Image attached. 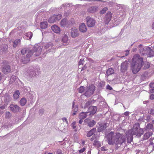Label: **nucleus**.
Returning <instances> with one entry per match:
<instances>
[{
	"mask_svg": "<svg viewBox=\"0 0 154 154\" xmlns=\"http://www.w3.org/2000/svg\"><path fill=\"white\" fill-rule=\"evenodd\" d=\"M144 62L143 58L138 54L134 55L132 59L131 68L133 73H137L142 67Z\"/></svg>",
	"mask_w": 154,
	"mask_h": 154,
	"instance_id": "f257e3e1",
	"label": "nucleus"
},
{
	"mask_svg": "<svg viewBox=\"0 0 154 154\" xmlns=\"http://www.w3.org/2000/svg\"><path fill=\"white\" fill-rule=\"evenodd\" d=\"M41 48L38 49L36 48H34L32 50L29 51L26 55V57L22 60V62L24 63H26L29 62L30 60V57L32 55L34 56H38L40 55L41 52Z\"/></svg>",
	"mask_w": 154,
	"mask_h": 154,
	"instance_id": "f03ea898",
	"label": "nucleus"
},
{
	"mask_svg": "<svg viewBox=\"0 0 154 154\" xmlns=\"http://www.w3.org/2000/svg\"><path fill=\"white\" fill-rule=\"evenodd\" d=\"M115 140H116V145L122 144L123 143L125 142V136L118 133L116 134L115 135Z\"/></svg>",
	"mask_w": 154,
	"mask_h": 154,
	"instance_id": "7ed1b4c3",
	"label": "nucleus"
},
{
	"mask_svg": "<svg viewBox=\"0 0 154 154\" xmlns=\"http://www.w3.org/2000/svg\"><path fill=\"white\" fill-rule=\"evenodd\" d=\"M85 90V95L87 97H89L93 94L95 90V86L94 85L91 84L89 86H87Z\"/></svg>",
	"mask_w": 154,
	"mask_h": 154,
	"instance_id": "20e7f679",
	"label": "nucleus"
},
{
	"mask_svg": "<svg viewBox=\"0 0 154 154\" xmlns=\"http://www.w3.org/2000/svg\"><path fill=\"white\" fill-rule=\"evenodd\" d=\"M90 140L91 141L94 140L93 143V145L94 147L99 148L101 146V143L99 141L97 136L95 135H94L91 138H90Z\"/></svg>",
	"mask_w": 154,
	"mask_h": 154,
	"instance_id": "39448f33",
	"label": "nucleus"
},
{
	"mask_svg": "<svg viewBox=\"0 0 154 154\" xmlns=\"http://www.w3.org/2000/svg\"><path fill=\"white\" fill-rule=\"evenodd\" d=\"M108 143L109 145H113L116 144V140H115V135L114 136V133L111 131L109 134L108 137Z\"/></svg>",
	"mask_w": 154,
	"mask_h": 154,
	"instance_id": "423d86ee",
	"label": "nucleus"
},
{
	"mask_svg": "<svg viewBox=\"0 0 154 154\" xmlns=\"http://www.w3.org/2000/svg\"><path fill=\"white\" fill-rule=\"evenodd\" d=\"M87 24L88 26L92 27L94 26L95 24L96 21L94 19L89 17L86 18Z\"/></svg>",
	"mask_w": 154,
	"mask_h": 154,
	"instance_id": "0eeeda50",
	"label": "nucleus"
},
{
	"mask_svg": "<svg viewBox=\"0 0 154 154\" xmlns=\"http://www.w3.org/2000/svg\"><path fill=\"white\" fill-rule=\"evenodd\" d=\"M112 14L110 12L108 11L105 16L104 22L105 24H108L112 18Z\"/></svg>",
	"mask_w": 154,
	"mask_h": 154,
	"instance_id": "6e6552de",
	"label": "nucleus"
},
{
	"mask_svg": "<svg viewBox=\"0 0 154 154\" xmlns=\"http://www.w3.org/2000/svg\"><path fill=\"white\" fill-rule=\"evenodd\" d=\"M139 127L140 125L138 123H136L133 125L132 132L134 135H138V133H136L137 132H138Z\"/></svg>",
	"mask_w": 154,
	"mask_h": 154,
	"instance_id": "1a4fd4ad",
	"label": "nucleus"
},
{
	"mask_svg": "<svg viewBox=\"0 0 154 154\" xmlns=\"http://www.w3.org/2000/svg\"><path fill=\"white\" fill-rule=\"evenodd\" d=\"M97 107L96 106H91L89 108V112H90L89 115L91 116L95 114L97 111Z\"/></svg>",
	"mask_w": 154,
	"mask_h": 154,
	"instance_id": "9d476101",
	"label": "nucleus"
},
{
	"mask_svg": "<svg viewBox=\"0 0 154 154\" xmlns=\"http://www.w3.org/2000/svg\"><path fill=\"white\" fill-rule=\"evenodd\" d=\"M98 9V7L97 6H91L88 8V11L90 13H94L97 12Z\"/></svg>",
	"mask_w": 154,
	"mask_h": 154,
	"instance_id": "9b49d317",
	"label": "nucleus"
},
{
	"mask_svg": "<svg viewBox=\"0 0 154 154\" xmlns=\"http://www.w3.org/2000/svg\"><path fill=\"white\" fill-rule=\"evenodd\" d=\"M10 109L14 112H16L19 111L20 107L16 105L11 104L10 106Z\"/></svg>",
	"mask_w": 154,
	"mask_h": 154,
	"instance_id": "f8f14e48",
	"label": "nucleus"
},
{
	"mask_svg": "<svg viewBox=\"0 0 154 154\" xmlns=\"http://www.w3.org/2000/svg\"><path fill=\"white\" fill-rule=\"evenodd\" d=\"M51 29L52 31L55 33H59L60 32V27L56 25L52 26Z\"/></svg>",
	"mask_w": 154,
	"mask_h": 154,
	"instance_id": "ddd939ff",
	"label": "nucleus"
},
{
	"mask_svg": "<svg viewBox=\"0 0 154 154\" xmlns=\"http://www.w3.org/2000/svg\"><path fill=\"white\" fill-rule=\"evenodd\" d=\"M84 122L87 123L88 126L90 127H93L95 123V122L94 120L90 121L88 118L85 119L84 120Z\"/></svg>",
	"mask_w": 154,
	"mask_h": 154,
	"instance_id": "4468645a",
	"label": "nucleus"
},
{
	"mask_svg": "<svg viewBox=\"0 0 154 154\" xmlns=\"http://www.w3.org/2000/svg\"><path fill=\"white\" fill-rule=\"evenodd\" d=\"M128 66V63L127 60L122 63L121 65V69L123 72H125L127 69Z\"/></svg>",
	"mask_w": 154,
	"mask_h": 154,
	"instance_id": "2eb2a0df",
	"label": "nucleus"
},
{
	"mask_svg": "<svg viewBox=\"0 0 154 154\" xmlns=\"http://www.w3.org/2000/svg\"><path fill=\"white\" fill-rule=\"evenodd\" d=\"M146 54L149 57H153L154 56V51L150 47H147V48Z\"/></svg>",
	"mask_w": 154,
	"mask_h": 154,
	"instance_id": "dca6fc26",
	"label": "nucleus"
},
{
	"mask_svg": "<svg viewBox=\"0 0 154 154\" xmlns=\"http://www.w3.org/2000/svg\"><path fill=\"white\" fill-rule=\"evenodd\" d=\"M79 35L78 31L77 29H72L71 32V35L73 38H75Z\"/></svg>",
	"mask_w": 154,
	"mask_h": 154,
	"instance_id": "f3484780",
	"label": "nucleus"
},
{
	"mask_svg": "<svg viewBox=\"0 0 154 154\" xmlns=\"http://www.w3.org/2000/svg\"><path fill=\"white\" fill-rule=\"evenodd\" d=\"M11 71L10 66L6 65L3 67L2 71L4 74H7L9 73Z\"/></svg>",
	"mask_w": 154,
	"mask_h": 154,
	"instance_id": "a211bd4d",
	"label": "nucleus"
},
{
	"mask_svg": "<svg viewBox=\"0 0 154 154\" xmlns=\"http://www.w3.org/2000/svg\"><path fill=\"white\" fill-rule=\"evenodd\" d=\"M79 31L82 32H86L87 29L85 23H83L81 24L79 26Z\"/></svg>",
	"mask_w": 154,
	"mask_h": 154,
	"instance_id": "6ab92c4d",
	"label": "nucleus"
},
{
	"mask_svg": "<svg viewBox=\"0 0 154 154\" xmlns=\"http://www.w3.org/2000/svg\"><path fill=\"white\" fill-rule=\"evenodd\" d=\"M96 129L93 128L90 130L88 132L87 134V136L88 137H90L96 133Z\"/></svg>",
	"mask_w": 154,
	"mask_h": 154,
	"instance_id": "aec40b11",
	"label": "nucleus"
},
{
	"mask_svg": "<svg viewBox=\"0 0 154 154\" xmlns=\"http://www.w3.org/2000/svg\"><path fill=\"white\" fill-rule=\"evenodd\" d=\"M88 113V112H82L79 115V119H84L86 118L87 116V114Z\"/></svg>",
	"mask_w": 154,
	"mask_h": 154,
	"instance_id": "412c9836",
	"label": "nucleus"
},
{
	"mask_svg": "<svg viewBox=\"0 0 154 154\" xmlns=\"http://www.w3.org/2000/svg\"><path fill=\"white\" fill-rule=\"evenodd\" d=\"M114 73V70L111 68L108 69L106 72V73L107 76L113 74Z\"/></svg>",
	"mask_w": 154,
	"mask_h": 154,
	"instance_id": "4be33fe9",
	"label": "nucleus"
},
{
	"mask_svg": "<svg viewBox=\"0 0 154 154\" xmlns=\"http://www.w3.org/2000/svg\"><path fill=\"white\" fill-rule=\"evenodd\" d=\"M55 19V15H53L49 19V23H52L56 21V19Z\"/></svg>",
	"mask_w": 154,
	"mask_h": 154,
	"instance_id": "5701e85b",
	"label": "nucleus"
},
{
	"mask_svg": "<svg viewBox=\"0 0 154 154\" xmlns=\"http://www.w3.org/2000/svg\"><path fill=\"white\" fill-rule=\"evenodd\" d=\"M21 40L20 39H17L14 40L13 42V46L14 47L16 48L19 44H20Z\"/></svg>",
	"mask_w": 154,
	"mask_h": 154,
	"instance_id": "b1692460",
	"label": "nucleus"
},
{
	"mask_svg": "<svg viewBox=\"0 0 154 154\" xmlns=\"http://www.w3.org/2000/svg\"><path fill=\"white\" fill-rule=\"evenodd\" d=\"M48 26V23L47 22H42L40 23V27L43 29L46 28Z\"/></svg>",
	"mask_w": 154,
	"mask_h": 154,
	"instance_id": "393cba45",
	"label": "nucleus"
},
{
	"mask_svg": "<svg viewBox=\"0 0 154 154\" xmlns=\"http://www.w3.org/2000/svg\"><path fill=\"white\" fill-rule=\"evenodd\" d=\"M20 95V92L19 91L16 90L15 91L13 94L14 98V99H17L19 98Z\"/></svg>",
	"mask_w": 154,
	"mask_h": 154,
	"instance_id": "a878e982",
	"label": "nucleus"
},
{
	"mask_svg": "<svg viewBox=\"0 0 154 154\" xmlns=\"http://www.w3.org/2000/svg\"><path fill=\"white\" fill-rule=\"evenodd\" d=\"M152 132H146L144 135V138L145 139H147L152 135Z\"/></svg>",
	"mask_w": 154,
	"mask_h": 154,
	"instance_id": "bb28decb",
	"label": "nucleus"
},
{
	"mask_svg": "<svg viewBox=\"0 0 154 154\" xmlns=\"http://www.w3.org/2000/svg\"><path fill=\"white\" fill-rule=\"evenodd\" d=\"M153 125L150 123L148 124L146 128V131H149L152 129L153 127Z\"/></svg>",
	"mask_w": 154,
	"mask_h": 154,
	"instance_id": "cd10ccee",
	"label": "nucleus"
},
{
	"mask_svg": "<svg viewBox=\"0 0 154 154\" xmlns=\"http://www.w3.org/2000/svg\"><path fill=\"white\" fill-rule=\"evenodd\" d=\"M20 102L22 106H24L26 103V100L25 98H23L20 100Z\"/></svg>",
	"mask_w": 154,
	"mask_h": 154,
	"instance_id": "c85d7f7f",
	"label": "nucleus"
},
{
	"mask_svg": "<svg viewBox=\"0 0 154 154\" xmlns=\"http://www.w3.org/2000/svg\"><path fill=\"white\" fill-rule=\"evenodd\" d=\"M67 23V20L66 19H62L60 22V25L62 26H65Z\"/></svg>",
	"mask_w": 154,
	"mask_h": 154,
	"instance_id": "c756f323",
	"label": "nucleus"
},
{
	"mask_svg": "<svg viewBox=\"0 0 154 154\" xmlns=\"http://www.w3.org/2000/svg\"><path fill=\"white\" fill-rule=\"evenodd\" d=\"M74 105H75V102H73L72 103V107H73L72 108L74 109H73V110L75 112H74V113H73L72 115L73 116H74V115H75L76 114V112L78 111V108H77V107H75L74 108Z\"/></svg>",
	"mask_w": 154,
	"mask_h": 154,
	"instance_id": "7c9ffc66",
	"label": "nucleus"
},
{
	"mask_svg": "<svg viewBox=\"0 0 154 154\" xmlns=\"http://www.w3.org/2000/svg\"><path fill=\"white\" fill-rule=\"evenodd\" d=\"M68 40V37L66 35H64L62 38V41L63 43H66Z\"/></svg>",
	"mask_w": 154,
	"mask_h": 154,
	"instance_id": "2f4dec72",
	"label": "nucleus"
},
{
	"mask_svg": "<svg viewBox=\"0 0 154 154\" xmlns=\"http://www.w3.org/2000/svg\"><path fill=\"white\" fill-rule=\"evenodd\" d=\"M108 8L106 7H105L103 8L100 12V14H103L105 13L106 11L108 10Z\"/></svg>",
	"mask_w": 154,
	"mask_h": 154,
	"instance_id": "473e14b6",
	"label": "nucleus"
},
{
	"mask_svg": "<svg viewBox=\"0 0 154 154\" xmlns=\"http://www.w3.org/2000/svg\"><path fill=\"white\" fill-rule=\"evenodd\" d=\"M32 32H29L26 33V36L29 38V39H30L32 37Z\"/></svg>",
	"mask_w": 154,
	"mask_h": 154,
	"instance_id": "72a5a7b5",
	"label": "nucleus"
},
{
	"mask_svg": "<svg viewBox=\"0 0 154 154\" xmlns=\"http://www.w3.org/2000/svg\"><path fill=\"white\" fill-rule=\"evenodd\" d=\"M133 140V137L132 135L131 134L130 136L127 137V142L128 143H131Z\"/></svg>",
	"mask_w": 154,
	"mask_h": 154,
	"instance_id": "f704fd0d",
	"label": "nucleus"
},
{
	"mask_svg": "<svg viewBox=\"0 0 154 154\" xmlns=\"http://www.w3.org/2000/svg\"><path fill=\"white\" fill-rule=\"evenodd\" d=\"M85 90L84 87L83 86H81L79 89L78 91L79 92L82 93Z\"/></svg>",
	"mask_w": 154,
	"mask_h": 154,
	"instance_id": "c9c22d12",
	"label": "nucleus"
},
{
	"mask_svg": "<svg viewBox=\"0 0 154 154\" xmlns=\"http://www.w3.org/2000/svg\"><path fill=\"white\" fill-rule=\"evenodd\" d=\"M55 17L56 20H59L61 19L62 18V15L60 14H59L57 15H55Z\"/></svg>",
	"mask_w": 154,
	"mask_h": 154,
	"instance_id": "e433bc0d",
	"label": "nucleus"
},
{
	"mask_svg": "<svg viewBox=\"0 0 154 154\" xmlns=\"http://www.w3.org/2000/svg\"><path fill=\"white\" fill-rule=\"evenodd\" d=\"M138 130V132H137L136 133H138V135H141L143 133V129L141 128L140 127H139Z\"/></svg>",
	"mask_w": 154,
	"mask_h": 154,
	"instance_id": "4c0bfd02",
	"label": "nucleus"
},
{
	"mask_svg": "<svg viewBox=\"0 0 154 154\" xmlns=\"http://www.w3.org/2000/svg\"><path fill=\"white\" fill-rule=\"evenodd\" d=\"M150 67V64L149 63H145L144 68L145 69H146L149 68Z\"/></svg>",
	"mask_w": 154,
	"mask_h": 154,
	"instance_id": "58836bf2",
	"label": "nucleus"
},
{
	"mask_svg": "<svg viewBox=\"0 0 154 154\" xmlns=\"http://www.w3.org/2000/svg\"><path fill=\"white\" fill-rule=\"evenodd\" d=\"M27 51V50L26 48H24L21 50V53L23 55L26 53Z\"/></svg>",
	"mask_w": 154,
	"mask_h": 154,
	"instance_id": "ea45409f",
	"label": "nucleus"
},
{
	"mask_svg": "<svg viewBox=\"0 0 154 154\" xmlns=\"http://www.w3.org/2000/svg\"><path fill=\"white\" fill-rule=\"evenodd\" d=\"M84 62V60H83L80 59L79 63V66L81 64H82Z\"/></svg>",
	"mask_w": 154,
	"mask_h": 154,
	"instance_id": "a19ab883",
	"label": "nucleus"
},
{
	"mask_svg": "<svg viewBox=\"0 0 154 154\" xmlns=\"http://www.w3.org/2000/svg\"><path fill=\"white\" fill-rule=\"evenodd\" d=\"M76 123L75 122H73L71 124V126L73 128V129H75L76 128L75 126Z\"/></svg>",
	"mask_w": 154,
	"mask_h": 154,
	"instance_id": "79ce46f5",
	"label": "nucleus"
},
{
	"mask_svg": "<svg viewBox=\"0 0 154 154\" xmlns=\"http://www.w3.org/2000/svg\"><path fill=\"white\" fill-rule=\"evenodd\" d=\"M85 148L84 147L82 149L79 150V152L80 153H82L85 150Z\"/></svg>",
	"mask_w": 154,
	"mask_h": 154,
	"instance_id": "37998d69",
	"label": "nucleus"
},
{
	"mask_svg": "<svg viewBox=\"0 0 154 154\" xmlns=\"http://www.w3.org/2000/svg\"><path fill=\"white\" fill-rule=\"evenodd\" d=\"M106 88L108 89L109 90H112V88L109 85H106Z\"/></svg>",
	"mask_w": 154,
	"mask_h": 154,
	"instance_id": "c03bdc74",
	"label": "nucleus"
},
{
	"mask_svg": "<svg viewBox=\"0 0 154 154\" xmlns=\"http://www.w3.org/2000/svg\"><path fill=\"white\" fill-rule=\"evenodd\" d=\"M149 86L152 88H154V82L150 83Z\"/></svg>",
	"mask_w": 154,
	"mask_h": 154,
	"instance_id": "a18cd8bd",
	"label": "nucleus"
},
{
	"mask_svg": "<svg viewBox=\"0 0 154 154\" xmlns=\"http://www.w3.org/2000/svg\"><path fill=\"white\" fill-rule=\"evenodd\" d=\"M149 98L151 100H153L154 99V94H151L150 95Z\"/></svg>",
	"mask_w": 154,
	"mask_h": 154,
	"instance_id": "49530a36",
	"label": "nucleus"
},
{
	"mask_svg": "<svg viewBox=\"0 0 154 154\" xmlns=\"http://www.w3.org/2000/svg\"><path fill=\"white\" fill-rule=\"evenodd\" d=\"M62 119L63 122H66L67 124H68V121L66 118H63Z\"/></svg>",
	"mask_w": 154,
	"mask_h": 154,
	"instance_id": "de8ad7c7",
	"label": "nucleus"
},
{
	"mask_svg": "<svg viewBox=\"0 0 154 154\" xmlns=\"http://www.w3.org/2000/svg\"><path fill=\"white\" fill-rule=\"evenodd\" d=\"M56 154H62V153L61 150H58L56 152Z\"/></svg>",
	"mask_w": 154,
	"mask_h": 154,
	"instance_id": "09e8293b",
	"label": "nucleus"
},
{
	"mask_svg": "<svg viewBox=\"0 0 154 154\" xmlns=\"http://www.w3.org/2000/svg\"><path fill=\"white\" fill-rule=\"evenodd\" d=\"M87 68V67L85 65L84 67H83L81 70V71H82L83 70H85Z\"/></svg>",
	"mask_w": 154,
	"mask_h": 154,
	"instance_id": "8fccbe9b",
	"label": "nucleus"
},
{
	"mask_svg": "<svg viewBox=\"0 0 154 154\" xmlns=\"http://www.w3.org/2000/svg\"><path fill=\"white\" fill-rule=\"evenodd\" d=\"M126 52V53L125 54V56H127V55H128L129 54V51H125Z\"/></svg>",
	"mask_w": 154,
	"mask_h": 154,
	"instance_id": "3c124183",
	"label": "nucleus"
},
{
	"mask_svg": "<svg viewBox=\"0 0 154 154\" xmlns=\"http://www.w3.org/2000/svg\"><path fill=\"white\" fill-rule=\"evenodd\" d=\"M124 115L126 116H128L129 115V112H126L124 113Z\"/></svg>",
	"mask_w": 154,
	"mask_h": 154,
	"instance_id": "603ef678",
	"label": "nucleus"
},
{
	"mask_svg": "<svg viewBox=\"0 0 154 154\" xmlns=\"http://www.w3.org/2000/svg\"><path fill=\"white\" fill-rule=\"evenodd\" d=\"M80 120H79V124H82L83 122V119H80Z\"/></svg>",
	"mask_w": 154,
	"mask_h": 154,
	"instance_id": "864d4df0",
	"label": "nucleus"
},
{
	"mask_svg": "<svg viewBox=\"0 0 154 154\" xmlns=\"http://www.w3.org/2000/svg\"><path fill=\"white\" fill-rule=\"evenodd\" d=\"M150 91L151 93H154V89L151 90Z\"/></svg>",
	"mask_w": 154,
	"mask_h": 154,
	"instance_id": "5fc2aeb1",
	"label": "nucleus"
},
{
	"mask_svg": "<svg viewBox=\"0 0 154 154\" xmlns=\"http://www.w3.org/2000/svg\"><path fill=\"white\" fill-rule=\"evenodd\" d=\"M151 113L152 114H154V109H152L150 111Z\"/></svg>",
	"mask_w": 154,
	"mask_h": 154,
	"instance_id": "6e6d98bb",
	"label": "nucleus"
},
{
	"mask_svg": "<svg viewBox=\"0 0 154 154\" xmlns=\"http://www.w3.org/2000/svg\"><path fill=\"white\" fill-rule=\"evenodd\" d=\"M2 78V75L1 74V73H0V81L1 80Z\"/></svg>",
	"mask_w": 154,
	"mask_h": 154,
	"instance_id": "4d7b16f0",
	"label": "nucleus"
},
{
	"mask_svg": "<svg viewBox=\"0 0 154 154\" xmlns=\"http://www.w3.org/2000/svg\"><path fill=\"white\" fill-rule=\"evenodd\" d=\"M152 28L153 29H154V21L153 23V24L152 25Z\"/></svg>",
	"mask_w": 154,
	"mask_h": 154,
	"instance_id": "13d9d810",
	"label": "nucleus"
},
{
	"mask_svg": "<svg viewBox=\"0 0 154 154\" xmlns=\"http://www.w3.org/2000/svg\"><path fill=\"white\" fill-rule=\"evenodd\" d=\"M0 108L2 109H4L5 108V107L4 106H2L0 107Z\"/></svg>",
	"mask_w": 154,
	"mask_h": 154,
	"instance_id": "bf43d9fd",
	"label": "nucleus"
},
{
	"mask_svg": "<svg viewBox=\"0 0 154 154\" xmlns=\"http://www.w3.org/2000/svg\"><path fill=\"white\" fill-rule=\"evenodd\" d=\"M147 102H148V101H143V103L144 104L145 103H147Z\"/></svg>",
	"mask_w": 154,
	"mask_h": 154,
	"instance_id": "052dcab7",
	"label": "nucleus"
},
{
	"mask_svg": "<svg viewBox=\"0 0 154 154\" xmlns=\"http://www.w3.org/2000/svg\"><path fill=\"white\" fill-rule=\"evenodd\" d=\"M85 141H82V144H83V145L85 143Z\"/></svg>",
	"mask_w": 154,
	"mask_h": 154,
	"instance_id": "680f3d73",
	"label": "nucleus"
},
{
	"mask_svg": "<svg viewBox=\"0 0 154 154\" xmlns=\"http://www.w3.org/2000/svg\"><path fill=\"white\" fill-rule=\"evenodd\" d=\"M103 147H102L101 148V149H101V150H103Z\"/></svg>",
	"mask_w": 154,
	"mask_h": 154,
	"instance_id": "e2e57ef3",
	"label": "nucleus"
},
{
	"mask_svg": "<svg viewBox=\"0 0 154 154\" xmlns=\"http://www.w3.org/2000/svg\"><path fill=\"white\" fill-rule=\"evenodd\" d=\"M48 154H53V153H50V152H49V153H48Z\"/></svg>",
	"mask_w": 154,
	"mask_h": 154,
	"instance_id": "0e129e2a",
	"label": "nucleus"
},
{
	"mask_svg": "<svg viewBox=\"0 0 154 154\" xmlns=\"http://www.w3.org/2000/svg\"><path fill=\"white\" fill-rule=\"evenodd\" d=\"M7 113H8L9 114H10V113L9 112H7Z\"/></svg>",
	"mask_w": 154,
	"mask_h": 154,
	"instance_id": "69168bd1",
	"label": "nucleus"
},
{
	"mask_svg": "<svg viewBox=\"0 0 154 154\" xmlns=\"http://www.w3.org/2000/svg\"><path fill=\"white\" fill-rule=\"evenodd\" d=\"M15 76H13V78H15Z\"/></svg>",
	"mask_w": 154,
	"mask_h": 154,
	"instance_id": "338daca9",
	"label": "nucleus"
},
{
	"mask_svg": "<svg viewBox=\"0 0 154 154\" xmlns=\"http://www.w3.org/2000/svg\"><path fill=\"white\" fill-rule=\"evenodd\" d=\"M153 122L154 123V120L153 121Z\"/></svg>",
	"mask_w": 154,
	"mask_h": 154,
	"instance_id": "774afa93",
	"label": "nucleus"
}]
</instances>
